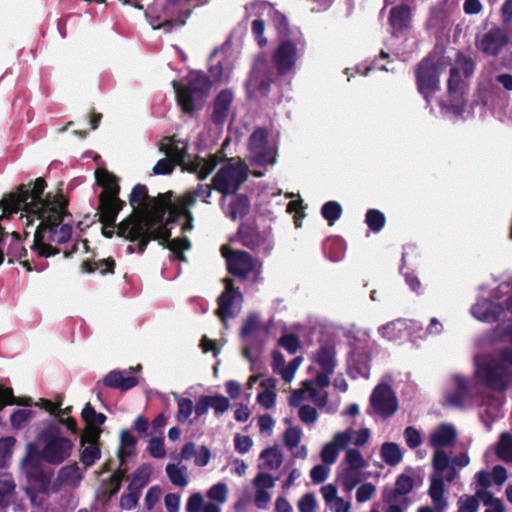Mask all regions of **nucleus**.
I'll return each instance as SVG.
<instances>
[{
  "label": "nucleus",
  "mask_w": 512,
  "mask_h": 512,
  "mask_svg": "<svg viewBox=\"0 0 512 512\" xmlns=\"http://www.w3.org/2000/svg\"><path fill=\"white\" fill-rule=\"evenodd\" d=\"M209 0H156L155 8L161 7V13L153 15L151 10L147 13L150 24L155 30L172 33L186 24L192 10L205 5Z\"/></svg>",
  "instance_id": "obj_5"
},
{
  "label": "nucleus",
  "mask_w": 512,
  "mask_h": 512,
  "mask_svg": "<svg viewBox=\"0 0 512 512\" xmlns=\"http://www.w3.org/2000/svg\"><path fill=\"white\" fill-rule=\"evenodd\" d=\"M445 492V483L442 475H433L428 490V494L432 501H439Z\"/></svg>",
  "instance_id": "obj_49"
},
{
  "label": "nucleus",
  "mask_w": 512,
  "mask_h": 512,
  "mask_svg": "<svg viewBox=\"0 0 512 512\" xmlns=\"http://www.w3.org/2000/svg\"><path fill=\"white\" fill-rule=\"evenodd\" d=\"M101 450L99 445H84L80 452V461L85 467H91L96 460L100 459Z\"/></svg>",
  "instance_id": "obj_42"
},
{
  "label": "nucleus",
  "mask_w": 512,
  "mask_h": 512,
  "mask_svg": "<svg viewBox=\"0 0 512 512\" xmlns=\"http://www.w3.org/2000/svg\"><path fill=\"white\" fill-rule=\"evenodd\" d=\"M212 189L216 190L221 194L219 199V205L224 207V166H221L217 171L216 175L212 180V187L209 185L199 184L197 189L194 190L197 193V197L203 198L205 203H210V196L212 193Z\"/></svg>",
  "instance_id": "obj_22"
},
{
  "label": "nucleus",
  "mask_w": 512,
  "mask_h": 512,
  "mask_svg": "<svg viewBox=\"0 0 512 512\" xmlns=\"http://www.w3.org/2000/svg\"><path fill=\"white\" fill-rule=\"evenodd\" d=\"M389 24L396 31H402L409 27L411 21V9L407 4L394 6L390 10Z\"/></svg>",
  "instance_id": "obj_27"
},
{
  "label": "nucleus",
  "mask_w": 512,
  "mask_h": 512,
  "mask_svg": "<svg viewBox=\"0 0 512 512\" xmlns=\"http://www.w3.org/2000/svg\"><path fill=\"white\" fill-rule=\"evenodd\" d=\"M455 389L446 396L449 405L457 408H463L464 402L469 396L468 381L460 375L454 376Z\"/></svg>",
  "instance_id": "obj_25"
},
{
  "label": "nucleus",
  "mask_w": 512,
  "mask_h": 512,
  "mask_svg": "<svg viewBox=\"0 0 512 512\" xmlns=\"http://www.w3.org/2000/svg\"><path fill=\"white\" fill-rule=\"evenodd\" d=\"M211 120L217 126L224 123V90L220 91L216 96Z\"/></svg>",
  "instance_id": "obj_55"
},
{
  "label": "nucleus",
  "mask_w": 512,
  "mask_h": 512,
  "mask_svg": "<svg viewBox=\"0 0 512 512\" xmlns=\"http://www.w3.org/2000/svg\"><path fill=\"white\" fill-rule=\"evenodd\" d=\"M365 223L371 231L378 233L385 226L386 217L378 209H369L365 215Z\"/></svg>",
  "instance_id": "obj_39"
},
{
  "label": "nucleus",
  "mask_w": 512,
  "mask_h": 512,
  "mask_svg": "<svg viewBox=\"0 0 512 512\" xmlns=\"http://www.w3.org/2000/svg\"><path fill=\"white\" fill-rule=\"evenodd\" d=\"M456 64L457 68L459 70H462L465 77H470L474 73L475 62L470 56L459 52L456 56Z\"/></svg>",
  "instance_id": "obj_56"
},
{
  "label": "nucleus",
  "mask_w": 512,
  "mask_h": 512,
  "mask_svg": "<svg viewBox=\"0 0 512 512\" xmlns=\"http://www.w3.org/2000/svg\"><path fill=\"white\" fill-rule=\"evenodd\" d=\"M229 215L233 220L243 219L250 212V199L246 194H238L229 204Z\"/></svg>",
  "instance_id": "obj_32"
},
{
  "label": "nucleus",
  "mask_w": 512,
  "mask_h": 512,
  "mask_svg": "<svg viewBox=\"0 0 512 512\" xmlns=\"http://www.w3.org/2000/svg\"><path fill=\"white\" fill-rule=\"evenodd\" d=\"M106 387L127 391L138 385L139 381L135 376L125 377L122 371L112 370L107 373L103 380Z\"/></svg>",
  "instance_id": "obj_23"
},
{
  "label": "nucleus",
  "mask_w": 512,
  "mask_h": 512,
  "mask_svg": "<svg viewBox=\"0 0 512 512\" xmlns=\"http://www.w3.org/2000/svg\"><path fill=\"white\" fill-rule=\"evenodd\" d=\"M172 197L173 195L170 196V202L166 210V213L168 212V216L165 220L163 219V224L166 228L168 224L176 223L181 217H185L187 212L178 201L173 203Z\"/></svg>",
  "instance_id": "obj_47"
},
{
  "label": "nucleus",
  "mask_w": 512,
  "mask_h": 512,
  "mask_svg": "<svg viewBox=\"0 0 512 512\" xmlns=\"http://www.w3.org/2000/svg\"><path fill=\"white\" fill-rule=\"evenodd\" d=\"M339 479L346 491H351L361 481L359 470L349 468L343 470Z\"/></svg>",
  "instance_id": "obj_46"
},
{
  "label": "nucleus",
  "mask_w": 512,
  "mask_h": 512,
  "mask_svg": "<svg viewBox=\"0 0 512 512\" xmlns=\"http://www.w3.org/2000/svg\"><path fill=\"white\" fill-rule=\"evenodd\" d=\"M15 482L11 476L3 475L0 478V512H6L7 508L16 500Z\"/></svg>",
  "instance_id": "obj_28"
},
{
  "label": "nucleus",
  "mask_w": 512,
  "mask_h": 512,
  "mask_svg": "<svg viewBox=\"0 0 512 512\" xmlns=\"http://www.w3.org/2000/svg\"><path fill=\"white\" fill-rule=\"evenodd\" d=\"M449 463L450 459L444 450L437 449L434 452L432 458V466L434 471L438 473V475H442V473L445 472L446 469L450 467Z\"/></svg>",
  "instance_id": "obj_52"
},
{
  "label": "nucleus",
  "mask_w": 512,
  "mask_h": 512,
  "mask_svg": "<svg viewBox=\"0 0 512 512\" xmlns=\"http://www.w3.org/2000/svg\"><path fill=\"white\" fill-rule=\"evenodd\" d=\"M166 473L172 484L179 487H185L188 484L183 471L177 465L168 464L166 466Z\"/></svg>",
  "instance_id": "obj_53"
},
{
  "label": "nucleus",
  "mask_w": 512,
  "mask_h": 512,
  "mask_svg": "<svg viewBox=\"0 0 512 512\" xmlns=\"http://www.w3.org/2000/svg\"><path fill=\"white\" fill-rule=\"evenodd\" d=\"M226 266L230 274L244 279L254 270L255 262L250 253L226 246Z\"/></svg>",
  "instance_id": "obj_15"
},
{
  "label": "nucleus",
  "mask_w": 512,
  "mask_h": 512,
  "mask_svg": "<svg viewBox=\"0 0 512 512\" xmlns=\"http://www.w3.org/2000/svg\"><path fill=\"white\" fill-rule=\"evenodd\" d=\"M415 80L418 92L430 104L433 95L440 90L439 64L435 56L428 55L417 64Z\"/></svg>",
  "instance_id": "obj_8"
},
{
  "label": "nucleus",
  "mask_w": 512,
  "mask_h": 512,
  "mask_svg": "<svg viewBox=\"0 0 512 512\" xmlns=\"http://www.w3.org/2000/svg\"><path fill=\"white\" fill-rule=\"evenodd\" d=\"M335 355L336 351L333 345L323 344L317 350L316 363L320 366L321 370L333 373L336 367Z\"/></svg>",
  "instance_id": "obj_29"
},
{
  "label": "nucleus",
  "mask_w": 512,
  "mask_h": 512,
  "mask_svg": "<svg viewBox=\"0 0 512 512\" xmlns=\"http://www.w3.org/2000/svg\"><path fill=\"white\" fill-rule=\"evenodd\" d=\"M414 486L413 478L402 473L397 476L394 488L384 492L383 498L385 502H402L407 507L410 501L406 496L414 489Z\"/></svg>",
  "instance_id": "obj_19"
},
{
  "label": "nucleus",
  "mask_w": 512,
  "mask_h": 512,
  "mask_svg": "<svg viewBox=\"0 0 512 512\" xmlns=\"http://www.w3.org/2000/svg\"><path fill=\"white\" fill-rule=\"evenodd\" d=\"M271 80L262 78L259 79L255 72L251 75L249 79V86L260 93L262 96L268 95L270 91Z\"/></svg>",
  "instance_id": "obj_60"
},
{
  "label": "nucleus",
  "mask_w": 512,
  "mask_h": 512,
  "mask_svg": "<svg viewBox=\"0 0 512 512\" xmlns=\"http://www.w3.org/2000/svg\"><path fill=\"white\" fill-rule=\"evenodd\" d=\"M243 300V294L239 288L234 286V281L226 278V320L236 317L240 313Z\"/></svg>",
  "instance_id": "obj_21"
},
{
  "label": "nucleus",
  "mask_w": 512,
  "mask_h": 512,
  "mask_svg": "<svg viewBox=\"0 0 512 512\" xmlns=\"http://www.w3.org/2000/svg\"><path fill=\"white\" fill-rule=\"evenodd\" d=\"M370 406L383 418L394 415L398 409V399L389 384L380 383L372 391Z\"/></svg>",
  "instance_id": "obj_14"
},
{
  "label": "nucleus",
  "mask_w": 512,
  "mask_h": 512,
  "mask_svg": "<svg viewBox=\"0 0 512 512\" xmlns=\"http://www.w3.org/2000/svg\"><path fill=\"white\" fill-rule=\"evenodd\" d=\"M102 433L101 427H92L86 425L81 436H80V444L84 445H99L100 435Z\"/></svg>",
  "instance_id": "obj_50"
},
{
  "label": "nucleus",
  "mask_w": 512,
  "mask_h": 512,
  "mask_svg": "<svg viewBox=\"0 0 512 512\" xmlns=\"http://www.w3.org/2000/svg\"><path fill=\"white\" fill-rule=\"evenodd\" d=\"M8 263L13 264L15 260H21L27 256V250L21 242H10L7 249Z\"/></svg>",
  "instance_id": "obj_57"
},
{
  "label": "nucleus",
  "mask_w": 512,
  "mask_h": 512,
  "mask_svg": "<svg viewBox=\"0 0 512 512\" xmlns=\"http://www.w3.org/2000/svg\"><path fill=\"white\" fill-rule=\"evenodd\" d=\"M323 249L331 261L337 262L344 256L345 243L339 237L328 238L324 243Z\"/></svg>",
  "instance_id": "obj_36"
},
{
  "label": "nucleus",
  "mask_w": 512,
  "mask_h": 512,
  "mask_svg": "<svg viewBox=\"0 0 512 512\" xmlns=\"http://www.w3.org/2000/svg\"><path fill=\"white\" fill-rule=\"evenodd\" d=\"M508 41L507 31L504 28L494 27L487 31L481 39L477 38L476 47L485 55L497 56Z\"/></svg>",
  "instance_id": "obj_16"
},
{
  "label": "nucleus",
  "mask_w": 512,
  "mask_h": 512,
  "mask_svg": "<svg viewBox=\"0 0 512 512\" xmlns=\"http://www.w3.org/2000/svg\"><path fill=\"white\" fill-rule=\"evenodd\" d=\"M272 21L280 37L284 38L289 36V22L283 13L275 11Z\"/></svg>",
  "instance_id": "obj_58"
},
{
  "label": "nucleus",
  "mask_w": 512,
  "mask_h": 512,
  "mask_svg": "<svg viewBox=\"0 0 512 512\" xmlns=\"http://www.w3.org/2000/svg\"><path fill=\"white\" fill-rule=\"evenodd\" d=\"M260 458L265 461L266 466L271 470L278 469L283 461L281 452L276 448L263 450L260 454Z\"/></svg>",
  "instance_id": "obj_45"
},
{
  "label": "nucleus",
  "mask_w": 512,
  "mask_h": 512,
  "mask_svg": "<svg viewBox=\"0 0 512 512\" xmlns=\"http://www.w3.org/2000/svg\"><path fill=\"white\" fill-rule=\"evenodd\" d=\"M503 312L504 307L501 303L489 299H483L471 307L472 315L476 319L487 323L497 322Z\"/></svg>",
  "instance_id": "obj_20"
},
{
  "label": "nucleus",
  "mask_w": 512,
  "mask_h": 512,
  "mask_svg": "<svg viewBox=\"0 0 512 512\" xmlns=\"http://www.w3.org/2000/svg\"><path fill=\"white\" fill-rule=\"evenodd\" d=\"M248 150L252 162L258 166L274 165L277 161V150L269 144L268 131L257 127L249 137Z\"/></svg>",
  "instance_id": "obj_11"
},
{
  "label": "nucleus",
  "mask_w": 512,
  "mask_h": 512,
  "mask_svg": "<svg viewBox=\"0 0 512 512\" xmlns=\"http://www.w3.org/2000/svg\"><path fill=\"white\" fill-rule=\"evenodd\" d=\"M497 458L505 463H512V434L501 433L495 445Z\"/></svg>",
  "instance_id": "obj_33"
},
{
  "label": "nucleus",
  "mask_w": 512,
  "mask_h": 512,
  "mask_svg": "<svg viewBox=\"0 0 512 512\" xmlns=\"http://www.w3.org/2000/svg\"><path fill=\"white\" fill-rule=\"evenodd\" d=\"M382 460L389 466H396L402 461L403 454L398 444L385 442L380 449Z\"/></svg>",
  "instance_id": "obj_35"
},
{
  "label": "nucleus",
  "mask_w": 512,
  "mask_h": 512,
  "mask_svg": "<svg viewBox=\"0 0 512 512\" xmlns=\"http://www.w3.org/2000/svg\"><path fill=\"white\" fill-rule=\"evenodd\" d=\"M345 460L348 464L349 469L360 470L367 466L366 461L364 460L361 452L358 449H349L346 452Z\"/></svg>",
  "instance_id": "obj_54"
},
{
  "label": "nucleus",
  "mask_w": 512,
  "mask_h": 512,
  "mask_svg": "<svg viewBox=\"0 0 512 512\" xmlns=\"http://www.w3.org/2000/svg\"><path fill=\"white\" fill-rule=\"evenodd\" d=\"M96 182L99 186L103 187V191H111L113 188H120L118 178L111 172L105 169H97L95 172Z\"/></svg>",
  "instance_id": "obj_41"
},
{
  "label": "nucleus",
  "mask_w": 512,
  "mask_h": 512,
  "mask_svg": "<svg viewBox=\"0 0 512 512\" xmlns=\"http://www.w3.org/2000/svg\"><path fill=\"white\" fill-rule=\"evenodd\" d=\"M251 32L260 47H264L267 45V38L264 37L265 32V22L264 20L258 18L252 21L251 23Z\"/></svg>",
  "instance_id": "obj_59"
},
{
  "label": "nucleus",
  "mask_w": 512,
  "mask_h": 512,
  "mask_svg": "<svg viewBox=\"0 0 512 512\" xmlns=\"http://www.w3.org/2000/svg\"><path fill=\"white\" fill-rule=\"evenodd\" d=\"M120 188H113L111 191H102L99 196L98 221L102 225L117 228L116 220L119 212L125 207V201L119 198Z\"/></svg>",
  "instance_id": "obj_13"
},
{
  "label": "nucleus",
  "mask_w": 512,
  "mask_h": 512,
  "mask_svg": "<svg viewBox=\"0 0 512 512\" xmlns=\"http://www.w3.org/2000/svg\"><path fill=\"white\" fill-rule=\"evenodd\" d=\"M31 404V398L15 397L12 388H5L0 385V411L7 405L30 406Z\"/></svg>",
  "instance_id": "obj_37"
},
{
  "label": "nucleus",
  "mask_w": 512,
  "mask_h": 512,
  "mask_svg": "<svg viewBox=\"0 0 512 512\" xmlns=\"http://www.w3.org/2000/svg\"><path fill=\"white\" fill-rule=\"evenodd\" d=\"M81 417L85 421L86 425L92 427H100L105 423L107 419L105 414L97 412L89 402L86 403V405L82 409Z\"/></svg>",
  "instance_id": "obj_38"
},
{
  "label": "nucleus",
  "mask_w": 512,
  "mask_h": 512,
  "mask_svg": "<svg viewBox=\"0 0 512 512\" xmlns=\"http://www.w3.org/2000/svg\"><path fill=\"white\" fill-rule=\"evenodd\" d=\"M459 512H477L479 508V501L476 497L470 495H464L459 499Z\"/></svg>",
  "instance_id": "obj_63"
},
{
  "label": "nucleus",
  "mask_w": 512,
  "mask_h": 512,
  "mask_svg": "<svg viewBox=\"0 0 512 512\" xmlns=\"http://www.w3.org/2000/svg\"><path fill=\"white\" fill-rule=\"evenodd\" d=\"M177 103L187 115L201 109L208 98L212 81L201 71L190 72L185 78L172 81Z\"/></svg>",
  "instance_id": "obj_4"
},
{
  "label": "nucleus",
  "mask_w": 512,
  "mask_h": 512,
  "mask_svg": "<svg viewBox=\"0 0 512 512\" xmlns=\"http://www.w3.org/2000/svg\"><path fill=\"white\" fill-rule=\"evenodd\" d=\"M278 345L284 348L289 354H296L302 346L297 334L289 333L282 335L278 340Z\"/></svg>",
  "instance_id": "obj_44"
},
{
  "label": "nucleus",
  "mask_w": 512,
  "mask_h": 512,
  "mask_svg": "<svg viewBox=\"0 0 512 512\" xmlns=\"http://www.w3.org/2000/svg\"><path fill=\"white\" fill-rule=\"evenodd\" d=\"M303 48L304 42L301 38L280 40L272 54V61L278 75H286L295 68Z\"/></svg>",
  "instance_id": "obj_10"
},
{
  "label": "nucleus",
  "mask_w": 512,
  "mask_h": 512,
  "mask_svg": "<svg viewBox=\"0 0 512 512\" xmlns=\"http://www.w3.org/2000/svg\"><path fill=\"white\" fill-rule=\"evenodd\" d=\"M170 196L171 191L151 197L146 185L136 184L129 195L133 211L118 223L117 236L129 242H137L139 254L146 251L151 241H159L178 261L186 262L184 251L191 248L190 240L187 237L170 239L171 231L163 224Z\"/></svg>",
  "instance_id": "obj_2"
},
{
  "label": "nucleus",
  "mask_w": 512,
  "mask_h": 512,
  "mask_svg": "<svg viewBox=\"0 0 512 512\" xmlns=\"http://www.w3.org/2000/svg\"><path fill=\"white\" fill-rule=\"evenodd\" d=\"M449 103L445 105L446 108L455 113H461L465 109L466 101L464 92L461 88V76L457 67H452L449 72L447 82Z\"/></svg>",
  "instance_id": "obj_18"
},
{
  "label": "nucleus",
  "mask_w": 512,
  "mask_h": 512,
  "mask_svg": "<svg viewBox=\"0 0 512 512\" xmlns=\"http://www.w3.org/2000/svg\"><path fill=\"white\" fill-rule=\"evenodd\" d=\"M152 468L149 464H141L133 473L131 480L142 489L149 483Z\"/></svg>",
  "instance_id": "obj_51"
},
{
  "label": "nucleus",
  "mask_w": 512,
  "mask_h": 512,
  "mask_svg": "<svg viewBox=\"0 0 512 512\" xmlns=\"http://www.w3.org/2000/svg\"><path fill=\"white\" fill-rule=\"evenodd\" d=\"M46 187V180L38 177L27 184L18 185L0 200L4 217L24 211L25 215H21V219L26 218V227L32 225L35 219L40 220L34 232L31 249L43 258L59 254L60 249L50 243L65 244L71 239L73 232L70 224H61L64 217L70 215L69 200L61 192H48L44 195Z\"/></svg>",
  "instance_id": "obj_1"
},
{
  "label": "nucleus",
  "mask_w": 512,
  "mask_h": 512,
  "mask_svg": "<svg viewBox=\"0 0 512 512\" xmlns=\"http://www.w3.org/2000/svg\"><path fill=\"white\" fill-rule=\"evenodd\" d=\"M159 151L173 160L176 165H181L183 170L197 173L200 180L205 179L224 160V143L220 145L216 154H211L208 159L196 156L193 160L185 162L187 155V143L176 141L173 136H166L159 144Z\"/></svg>",
  "instance_id": "obj_3"
},
{
  "label": "nucleus",
  "mask_w": 512,
  "mask_h": 512,
  "mask_svg": "<svg viewBox=\"0 0 512 512\" xmlns=\"http://www.w3.org/2000/svg\"><path fill=\"white\" fill-rule=\"evenodd\" d=\"M456 430L452 425L441 424L430 437V443L434 448L448 447L456 441Z\"/></svg>",
  "instance_id": "obj_26"
},
{
  "label": "nucleus",
  "mask_w": 512,
  "mask_h": 512,
  "mask_svg": "<svg viewBox=\"0 0 512 512\" xmlns=\"http://www.w3.org/2000/svg\"><path fill=\"white\" fill-rule=\"evenodd\" d=\"M209 72L215 80H220L224 72V44L216 47L208 59Z\"/></svg>",
  "instance_id": "obj_34"
},
{
  "label": "nucleus",
  "mask_w": 512,
  "mask_h": 512,
  "mask_svg": "<svg viewBox=\"0 0 512 512\" xmlns=\"http://www.w3.org/2000/svg\"><path fill=\"white\" fill-rule=\"evenodd\" d=\"M137 444V439L131 434L129 430H122L120 433V447L117 452V456L120 461V465L126 464V458L134 454L130 449H134Z\"/></svg>",
  "instance_id": "obj_30"
},
{
  "label": "nucleus",
  "mask_w": 512,
  "mask_h": 512,
  "mask_svg": "<svg viewBox=\"0 0 512 512\" xmlns=\"http://www.w3.org/2000/svg\"><path fill=\"white\" fill-rule=\"evenodd\" d=\"M273 325V321H269L266 324H261L259 318L256 314H249L246 318L242 328H241V336L243 338H247L254 334H257L253 341L250 343L249 347H245L243 350L244 356L253 361L251 357V353L255 352L257 354H261L264 348V344L270 334L271 326Z\"/></svg>",
  "instance_id": "obj_12"
},
{
  "label": "nucleus",
  "mask_w": 512,
  "mask_h": 512,
  "mask_svg": "<svg viewBox=\"0 0 512 512\" xmlns=\"http://www.w3.org/2000/svg\"><path fill=\"white\" fill-rule=\"evenodd\" d=\"M317 506L318 504L313 493H306L298 501L299 512H315Z\"/></svg>",
  "instance_id": "obj_64"
},
{
  "label": "nucleus",
  "mask_w": 512,
  "mask_h": 512,
  "mask_svg": "<svg viewBox=\"0 0 512 512\" xmlns=\"http://www.w3.org/2000/svg\"><path fill=\"white\" fill-rule=\"evenodd\" d=\"M478 380L489 390L503 392L507 389L512 372L496 358H487L477 365Z\"/></svg>",
  "instance_id": "obj_9"
},
{
  "label": "nucleus",
  "mask_w": 512,
  "mask_h": 512,
  "mask_svg": "<svg viewBox=\"0 0 512 512\" xmlns=\"http://www.w3.org/2000/svg\"><path fill=\"white\" fill-rule=\"evenodd\" d=\"M370 355L364 350L353 352L349 361V369L353 378L358 376L368 378L370 374Z\"/></svg>",
  "instance_id": "obj_24"
},
{
  "label": "nucleus",
  "mask_w": 512,
  "mask_h": 512,
  "mask_svg": "<svg viewBox=\"0 0 512 512\" xmlns=\"http://www.w3.org/2000/svg\"><path fill=\"white\" fill-rule=\"evenodd\" d=\"M148 452L149 454L156 459H161L165 457L166 450L164 447V439L163 437L151 438L148 443Z\"/></svg>",
  "instance_id": "obj_61"
},
{
  "label": "nucleus",
  "mask_w": 512,
  "mask_h": 512,
  "mask_svg": "<svg viewBox=\"0 0 512 512\" xmlns=\"http://www.w3.org/2000/svg\"><path fill=\"white\" fill-rule=\"evenodd\" d=\"M42 450L35 443L26 445V454L22 460V469L27 478L26 494L31 502L36 503L38 494H48L51 483V474L45 472L42 467Z\"/></svg>",
  "instance_id": "obj_6"
},
{
  "label": "nucleus",
  "mask_w": 512,
  "mask_h": 512,
  "mask_svg": "<svg viewBox=\"0 0 512 512\" xmlns=\"http://www.w3.org/2000/svg\"><path fill=\"white\" fill-rule=\"evenodd\" d=\"M38 439L44 443L42 457L48 464L59 465L71 455L73 443L61 436V428L55 423H48L39 432Z\"/></svg>",
  "instance_id": "obj_7"
},
{
  "label": "nucleus",
  "mask_w": 512,
  "mask_h": 512,
  "mask_svg": "<svg viewBox=\"0 0 512 512\" xmlns=\"http://www.w3.org/2000/svg\"><path fill=\"white\" fill-rule=\"evenodd\" d=\"M194 405L189 398H180L178 401L177 419L179 422H185L192 414Z\"/></svg>",
  "instance_id": "obj_62"
},
{
  "label": "nucleus",
  "mask_w": 512,
  "mask_h": 512,
  "mask_svg": "<svg viewBox=\"0 0 512 512\" xmlns=\"http://www.w3.org/2000/svg\"><path fill=\"white\" fill-rule=\"evenodd\" d=\"M36 411L32 409H18L10 416L11 425L16 429H21L35 416Z\"/></svg>",
  "instance_id": "obj_43"
},
{
  "label": "nucleus",
  "mask_w": 512,
  "mask_h": 512,
  "mask_svg": "<svg viewBox=\"0 0 512 512\" xmlns=\"http://www.w3.org/2000/svg\"><path fill=\"white\" fill-rule=\"evenodd\" d=\"M81 267L82 270L86 273H92L98 270L102 275L114 274L116 262L112 257H108L106 259H101L98 261L86 260L83 261Z\"/></svg>",
  "instance_id": "obj_31"
},
{
  "label": "nucleus",
  "mask_w": 512,
  "mask_h": 512,
  "mask_svg": "<svg viewBox=\"0 0 512 512\" xmlns=\"http://www.w3.org/2000/svg\"><path fill=\"white\" fill-rule=\"evenodd\" d=\"M343 209L339 202L328 201L321 208L322 217L328 221L329 225H333L342 215Z\"/></svg>",
  "instance_id": "obj_40"
},
{
  "label": "nucleus",
  "mask_w": 512,
  "mask_h": 512,
  "mask_svg": "<svg viewBox=\"0 0 512 512\" xmlns=\"http://www.w3.org/2000/svg\"><path fill=\"white\" fill-rule=\"evenodd\" d=\"M121 487L118 484H110L109 480L104 479L97 490V498L102 502H108L115 496Z\"/></svg>",
  "instance_id": "obj_48"
},
{
  "label": "nucleus",
  "mask_w": 512,
  "mask_h": 512,
  "mask_svg": "<svg viewBox=\"0 0 512 512\" xmlns=\"http://www.w3.org/2000/svg\"><path fill=\"white\" fill-rule=\"evenodd\" d=\"M249 168L240 158L226 157V195L234 194L248 179Z\"/></svg>",
  "instance_id": "obj_17"
}]
</instances>
